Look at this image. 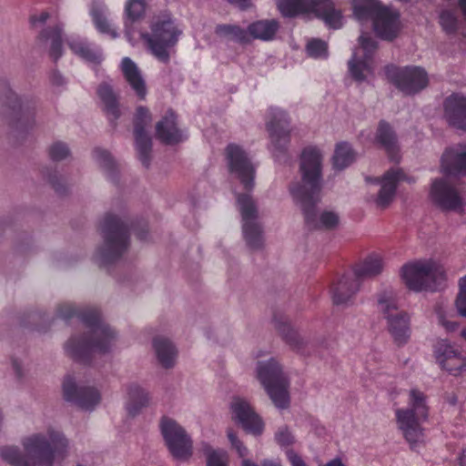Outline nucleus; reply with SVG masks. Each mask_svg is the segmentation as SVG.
I'll list each match as a JSON object with an SVG mask.
<instances>
[{"instance_id": "obj_1", "label": "nucleus", "mask_w": 466, "mask_h": 466, "mask_svg": "<svg viewBox=\"0 0 466 466\" xmlns=\"http://www.w3.org/2000/svg\"><path fill=\"white\" fill-rule=\"evenodd\" d=\"M145 8V0L127 1L126 37L132 46L141 43L158 61L167 63L173 47L183 34V28L170 13L162 12L150 19V31L137 30L133 23L144 15Z\"/></svg>"}, {"instance_id": "obj_2", "label": "nucleus", "mask_w": 466, "mask_h": 466, "mask_svg": "<svg viewBox=\"0 0 466 466\" xmlns=\"http://www.w3.org/2000/svg\"><path fill=\"white\" fill-rule=\"evenodd\" d=\"M227 159L231 175L238 182L234 193L242 218L244 238L251 249L260 248L263 245L262 228L258 222L256 205L249 194L254 187L255 167L247 153L237 145L227 147Z\"/></svg>"}, {"instance_id": "obj_3", "label": "nucleus", "mask_w": 466, "mask_h": 466, "mask_svg": "<svg viewBox=\"0 0 466 466\" xmlns=\"http://www.w3.org/2000/svg\"><path fill=\"white\" fill-rule=\"evenodd\" d=\"M322 154L317 147H307L301 154V184L290 187L293 200L300 207L309 227L331 229L338 226L339 216L334 211L325 210L317 215L315 206L320 190Z\"/></svg>"}, {"instance_id": "obj_4", "label": "nucleus", "mask_w": 466, "mask_h": 466, "mask_svg": "<svg viewBox=\"0 0 466 466\" xmlns=\"http://www.w3.org/2000/svg\"><path fill=\"white\" fill-rule=\"evenodd\" d=\"M21 444L25 453L17 446L6 445L0 449L1 458L12 466H55L63 462L69 449V441L55 428L30 433Z\"/></svg>"}, {"instance_id": "obj_5", "label": "nucleus", "mask_w": 466, "mask_h": 466, "mask_svg": "<svg viewBox=\"0 0 466 466\" xmlns=\"http://www.w3.org/2000/svg\"><path fill=\"white\" fill-rule=\"evenodd\" d=\"M81 318L89 329V335L70 338L65 349L72 359L87 361L95 354L108 352L116 344V334L101 319L96 309L87 310Z\"/></svg>"}, {"instance_id": "obj_6", "label": "nucleus", "mask_w": 466, "mask_h": 466, "mask_svg": "<svg viewBox=\"0 0 466 466\" xmlns=\"http://www.w3.org/2000/svg\"><path fill=\"white\" fill-rule=\"evenodd\" d=\"M407 407L395 410L398 430L410 443L420 441L423 437L422 423L429 418V406L426 395L411 389L408 392Z\"/></svg>"}, {"instance_id": "obj_7", "label": "nucleus", "mask_w": 466, "mask_h": 466, "mask_svg": "<svg viewBox=\"0 0 466 466\" xmlns=\"http://www.w3.org/2000/svg\"><path fill=\"white\" fill-rule=\"evenodd\" d=\"M353 15L361 24L371 20L374 31L382 39L391 40L400 32L398 12L379 0H353Z\"/></svg>"}, {"instance_id": "obj_8", "label": "nucleus", "mask_w": 466, "mask_h": 466, "mask_svg": "<svg viewBox=\"0 0 466 466\" xmlns=\"http://www.w3.org/2000/svg\"><path fill=\"white\" fill-rule=\"evenodd\" d=\"M444 276L443 268L432 258L411 260L400 269L401 282L413 292L436 290Z\"/></svg>"}, {"instance_id": "obj_9", "label": "nucleus", "mask_w": 466, "mask_h": 466, "mask_svg": "<svg viewBox=\"0 0 466 466\" xmlns=\"http://www.w3.org/2000/svg\"><path fill=\"white\" fill-rule=\"evenodd\" d=\"M256 377L276 408L287 409L289 406V379L277 359L258 361Z\"/></svg>"}, {"instance_id": "obj_10", "label": "nucleus", "mask_w": 466, "mask_h": 466, "mask_svg": "<svg viewBox=\"0 0 466 466\" xmlns=\"http://www.w3.org/2000/svg\"><path fill=\"white\" fill-rule=\"evenodd\" d=\"M278 7L284 16L298 14H313L334 29L342 25V15L329 0H279Z\"/></svg>"}, {"instance_id": "obj_11", "label": "nucleus", "mask_w": 466, "mask_h": 466, "mask_svg": "<svg viewBox=\"0 0 466 466\" xmlns=\"http://www.w3.org/2000/svg\"><path fill=\"white\" fill-rule=\"evenodd\" d=\"M102 231L105 238L103 248L98 251V259L106 264L121 257L128 248L127 226L119 218L106 215L102 222Z\"/></svg>"}, {"instance_id": "obj_12", "label": "nucleus", "mask_w": 466, "mask_h": 466, "mask_svg": "<svg viewBox=\"0 0 466 466\" xmlns=\"http://www.w3.org/2000/svg\"><path fill=\"white\" fill-rule=\"evenodd\" d=\"M159 428L164 441L174 458L187 461L192 456L193 441L182 425L172 418L163 417Z\"/></svg>"}, {"instance_id": "obj_13", "label": "nucleus", "mask_w": 466, "mask_h": 466, "mask_svg": "<svg viewBox=\"0 0 466 466\" xmlns=\"http://www.w3.org/2000/svg\"><path fill=\"white\" fill-rule=\"evenodd\" d=\"M377 48L376 42L362 34L359 38V46L353 50L349 61V71L358 82L368 80L374 73L373 54Z\"/></svg>"}, {"instance_id": "obj_14", "label": "nucleus", "mask_w": 466, "mask_h": 466, "mask_svg": "<svg viewBox=\"0 0 466 466\" xmlns=\"http://www.w3.org/2000/svg\"><path fill=\"white\" fill-rule=\"evenodd\" d=\"M432 352L436 363L442 370L453 376L466 373V355L449 339H438Z\"/></svg>"}, {"instance_id": "obj_15", "label": "nucleus", "mask_w": 466, "mask_h": 466, "mask_svg": "<svg viewBox=\"0 0 466 466\" xmlns=\"http://www.w3.org/2000/svg\"><path fill=\"white\" fill-rule=\"evenodd\" d=\"M229 410L232 420L240 424L247 432L255 436L262 434L265 428L264 421L246 399L239 396L233 397Z\"/></svg>"}, {"instance_id": "obj_16", "label": "nucleus", "mask_w": 466, "mask_h": 466, "mask_svg": "<svg viewBox=\"0 0 466 466\" xmlns=\"http://www.w3.org/2000/svg\"><path fill=\"white\" fill-rule=\"evenodd\" d=\"M374 183L380 186L376 196L371 197V201L380 209H385L393 202L398 185L402 181L413 182L400 168H392L385 172L380 177L374 178Z\"/></svg>"}, {"instance_id": "obj_17", "label": "nucleus", "mask_w": 466, "mask_h": 466, "mask_svg": "<svg viewBox=\"0 0 466 466\" xmlns=\"http://www.w3.org/2000/svg\"><path fill=\"white\" fill-rule=\"evenodd\" d=\"M431 200L440 208L461 212L465 202L458 189L447 178L432 181L430 190Z\"/></svg>"}, {"instance_id": "obj_18", "label": "nucleus", "mask_w": 466, "mask_h": 466, "mask_svg": "<svg viewBox=\"0 0 466 466\" xmlns=\"http://www.w3.org/2000/svg\"><path fill=\"white\" fill-rule=\"evenodd\" d=\"M64 397L85 410H93L101 400L100 391L92 386H78L74 378L68 376L63 382Z\"/></svg>"}, {"instance_id": "obj_19", "label": "nucleus", "mask_w": 466, "mask_h": 466, "mask_svg": "<svg viewBox=\"0 0 466 466\" xmlns=\"http://www.w3.org/2000/svg\"><path fill=\"white\" fill-rule=\"evenodd\" d=\"M388 74L394 85L408 95L415 94L428 85L427 74L420 67L395 68Z\"/></svg>"}, {"instance_id": "obj_20", "label": "nucleus", "mask_w": 466, "mask_h": 466, "mask_svg": "<svg viewBox=\"0 0 466 466\" xmlns=\"http://www.w3.org/2000/svg\"><path fill=\"white\" fill-rule=\"evenodd\" d=\"M270 120L267 124L270 137V149L277 157L286 150L289 142V120L284 111L279 108L269 109Z\"/></svg>"}, {"instance_id": "obj_21", "label": "nucleus", "mask_w": 466, "mask_h": 466, "mask_svg": "<svg viewBox=\"0 0 466 466\" xmlns=\"http://www.w3.org/2000/svg\"><path fill=\"white\" fill-rule=\"evenodd\" d=\"M151 122V115L147 108L139 106L135 116V140L139 159L147 166L151 152V138L146 132V126Z\"/></svg>"}, {"instance_id": "obj_22", "label": "nucleus", "mask_w": 466, "mask_h": 466, "mask_svg": "<svg viewBox=\"0 0 466 466\" xmlns=\"http://www.w3.org/2000/svg\"><path fill=\"white\" fill-rule=\"evenodd\" d=\"M360 289V282L353 275L345 274L339 277L329 289L333 304L342 307L353 305Z\"/></svg>"}, {"instance_id": "obj_23", "label": "nucleus", "mask_w": 466, "mask_h": 466, "mask_svg": "<svg viewBox=\"0 0 466 466\" xmlns=\"http://www.w3.org/2000/svg\"><path fill=\"white\" fill-rule=\"evenodd\" d=\"M386 320L387 330L398 347H404L411 339V313L406 310L397 311Z\"/></svg>"}, {"instance_id": "obj_24", "label": "nucleus", "mask_w": 466, "mask_h": 466, "mask_svg": "<svg viewBox=\"0 0 466 466\" xmlns=\"http://www.w3.org/2000/svg\"><path fill=\"white\" fill-rule=\"evenodd\" d=\"M446 176H466V146L456 145L445 150L441 160Z\"/></svg>"}, {"instance_id": "obj_25", "label": "nucleus", "mask_w": 466, "mask_h": 466, "mask_svg": "<svg viewBox=\"0 0 466 466\" xmlns=\"http://www.w3.org/2000/svg\"><path fill=\"white\" fill-rule=\"evenodd\" d=\"M443 106L448 123L457 129L466 131V96L452 94L445 99Z\"/></svg>"}, {"instance_id": "obj_26", "label": "nucleus", "mask_w": 466, "mask_h": 466, "mask_svg": "<svg viewBox=\"0 0 466 466\" xmlns=\"http://www.w3.org/2000/svg\"><path fill=\"white\" fill-rule=\"evenodd\" d=\"M125 391V409L127 414L132 417L138 415L151 403L149 392L137 383L127 384Z\"/></svg>"}, {"instance_id": "obj_27", "label": "nucleus", "mask_w": 466, "mask_h": 466, "mask_svg": "<svg viewBox=\"0 0 466 466\" xmlns=\"http://www.w3.org/2000/svg\"><path fill=\"white\" fill-rule=\"evenodd\" d=\"M157 137L165 144L174 145L184 140L185 135L176 123V116L169 111L156 126Z\"/></svg>"}, {"instance_id": "obj_28", "label": "nucleus", "mask_w": 466, "mask_h": 466, "mask_svg": "<svg viewBox=\"0 0 466 466\" xmlns=\"http://www.w3.org/2000/svg\"><path fill=\"white\" fill-rule=\"evenodd\" d=\"M120 69L126 81L137 96L144 98L147 94L146 84L136 63L129 57H124L120 64Z\"/></svg>"}, {"instance_id": "obj_29", "label": "nucleus", "mask_w": 466, "mask_h": 466, "mask_svg": "<svg viewBox=\"0 0 466 466\" xmlns=\"http://www.w3.org/2000/svg\"><path fill=\"white\" fill-rule=\"evenodd\" d=\"M384 268V259L380 254H370L359 263L354 268V277L374 278L379 276Z\"/></svg>"}, {"instance_id": "obj_30", "label": "nucleus", "mask_w": 466, "mask_h": 466, "mask_svg": "<svg viewBox=\"0 0 466 466\" xmlns=\"http://www.w3.org/2000/svg\"><path fill=\"white\" fill-rule=\"evenodd\" d=\"M153 347L157 360L163 367L170 368L174 366L177 352L169 339L164 337H157L153 340Z\"/></svg>"}, {"instance_id": "obj_31", "label": "nucleus", "mask_w": 466, "mask_h": 466, "mask_svg": "<svg viewBox=\"0 0 466 466\" xmlns=\"http://www.w3.org/2000/svg\"><path fill=\"white\" fill-rule=\"evenodd\" d=\"M375 142L380 144L393 159H397L398 142L394 131L385 121H380L378 127Z\"/></svg>"}, {"instance_id": "obj_32", "label": "nucleus", "mask_w": 466, "mask_h": 466, "mask_svg": "<svg viewBox=\"0 0 466 466\" xmlns=\"http://www.w3.org/2000/svg\"><path fill=\"white\" fill-rule=\"evenodd\" d=\"M376 307L385 319L389 316H394L399 309L397 292L392 289H384L376 295Z\"/></svg>"}, {"instance_id": "obj_33", "label": "nucleus", "mask_w": 466, "mask_h": 466, "mask_svg": "<svg viewBox=\"0 0 466 466\" xmlns=\"http://www.w3.org/2000/svg\"><path fill=\"white\" fill-rule=\"evenodd\" d=\"M97 95L103 104L110 121L116 120L120 114L116 94L109 83H102L97 88Z\"/></svg>"}, {"instance_id": "obj_34", "label": "nucleus", "mask_w": 466, "mask_h": 466, "mask_svg": "<svg viewBox=\"0 0 466 466\" xmlns=\"http://www.w3.org/2000/svg\"><path fill=\"white\" fill-rule=\"evenodd\" d=\"M68 45L71 50L79 56L91 63H99L102 60V53L98 48L91 46L80 37H72Z\"/></svg>"}, {"instance_id": "obj_35", "label": "nucleus", "mask_w": 466, "mask_h": 466, "mask_svg": "<svg viewBox=\"0 0 466 466\" xmlns=\"http://www.w3.org/2000/svg\"><path fill=\"white\" fill-rule=\"evenodd\" d=\"M279 29L276 20H260L248 25V35L261 40H270Z\"/></svg>"}, {"instance_id": "obj_36", "label": "nucleus", "mask_w": 466, "mask_h": 466, "mask_svg": "<svg viewBox=\"0 0 466 466\" xmlns=\"http://www.w3.org/2000/svg\"><path fill=\"white\" fill-rule=\"evenodd\" d=\"M356 155L350 144L341 142L337 144L332 158L333 167L342 170L348 167L355 160Z\"/></svg>"}, {"instance_id": "obj_37", "label": "nucleus", "mask_w": 466, "mask_h": 466, "mask_svg": "<svg viewBox=\"0 0 466 466\" xmlns=\"http://www.w3.org/2000/svg\"><path fill=\"white\" fill-rule=\"evenodd\" d=\"M200 451L206 456L207 466H228V454L225 450L214 449L208 442H202Z\"/></svg>"}, {"instance_id": "obj_38", "label": "nucleus", "mask_w": 466, "mask_h": 466, "mask_svg": "<svg viewBox=\"0 0 466 466\" xmlns=\"http://www.w3.org/2000/svg\"><path fill=\"white\" fill-rule=\"evenodd\" d=\"M434 312L439 324L443 327L446 331L452 332L457 329L458 323L451 319L453 316L452 309L447 303H437L434 307Z\"/></svg>"}, {"instance_id": "obj_39", "label": "nucleus", "mask_w": 466, "mask_h": 466, "mask_svg": "<svg viewBox=\"0 0 466 466\" xmlns=\"http://www.w3.org/2000/svg\"><path fill=\"white\" fill-rule=\"evenodd\" d=\"M215 32L218 36L231 41L244 43L248 40V30L235 25H218Z\"/></svg>"}, {"instance_id": "obj_40", "label": "nucleus", "mask_w": 466, "mask_h": 466, "mask_svg": "<svg viewBox=\"0 0 466 466\" xmlns=\"http://www.w3.org/2000/svg\"><path fill=\"white\" fill-rule=\"evenodd\" d=\"M39 41L46 43L51 41L50 55L54 59H57L62 55L61 29L57 26L52 30H44L41 32Z\"/></svg>"}, {"instance_id": "obj_41", "label": "nucleus", "mask_w": 466, "mask_h": 466, "mask_svg": "<svg viewBox=\"0 0 466 466\" xmlns=\"http://www.w3.org/2000/svg\"><path fill=\"white\" fill-rule=\"evenodd\" d=\"M105 7L103 5L98 7H92L90 10V14L93 17L94 24L96 29L102 33L110 35L115 38L117 36L116 30L112 26V25L107 21L105 15Z\"/></svg>"}, {"instance_id": "obj_42", "label": "nucleus", "mask_w": 466, "mask_h": 466, "mask_svg": "<svg viewBox=\"0 0 466 466\" xmlns=\"http://www.w3.org/2000/svg\"><path fill=\"white\" fill-rule=\"evenodd\" d=\"M0 99L7 103L13 108L24 107V101L19 97L7 85H4L0 89Z\"/></svg>"}, {"instance_id": "obj_43", "label": "nucleus", "mask_w": 466, "mask_h": 466, "mask_svg": "<svg viewBox=\"0 0 466 466\" xmlns=\"http://www.w3.org/2000/svg\"><path fill=\"white\" fill-rule=\"evenodd\" d=\"M308 55L314 58H326L328 56L327 43L319 39H312L307 45Z\"/></svg>"}, {"instance_id": "obj_44", "label": "nucleus", "mask_w": 466, "mask_h": 466, "mask_svg": "<svg viewBox=\"0 0 466 466\" xmlns=\"http://www.w3.org/2000/svg\"><path fill=\"white\" fill-rule=\"evenodd\" d=\"M280 332L286 342L294 350H299L304 346L305 341L301 336L289 326H285L283 329H280Z\"/></svg>"}, {"instance_id": "obj_45", "label": "nucleus", "mask_w": 466, "mask_h": 466, "mask_svg": "<svg viewBox=\"0 0 466 466\" xmlns=\"http://www.w3.org/2000/svg\"><path fill=\"white\" fill-rule=\"evenodd\" d=\"M275 441L282 448L292 446L296 438L287 426H282L275 433Z\"/></svg>"}, {"instance_id": "obj_46", "label": "nucleus", "mask_w": 466, "mask_h": 466, "mask_svg": "<svg viewBox=\"0 0 466 466\" xmlns=\"http://www.w3.org/2000/svg\"><path fill=\"white\" fill-rule=\"evenodd\" d=\"M69 155L68 147L62 142H56L49 148V156L55 161L64 160Z\"/></svg>"}, {"instance_id": "obj_47", "label": "nucleus", "mask_w": 466, "mask_h": 466, "mask_svg": "<svg viewBox=\"0 0 466 466\" xmlns=\"http://www.w3.org/2000/svg\"><path fill=\"white\" fill-rule=\"evenodd\" d=\"M440 23L446 32H453L457 28V16L453 12L443 11L440 15Z\"/></svg>"}, {"instance_id": "obj_48", "label": "nucleus", "mask_w": 466, "mask_h": 466, "mask_svg": "<svg viewBox=\"0 0 466 466\" xmlns=\"http://www.w3.org/2000/svg\"><path fill=\"white\" fill-rule=\"evenodd\" d=\"M228 439L231 446L237 451L238 455L242 458L246 457L248 453L247 447L238 440L237 434L232 429L227 431Z\"/></svg>"}, {"instance_id": "obj_49", "label": "nucleus", "mask_w": 466, "mask_h": 466, "mask_svg": "<svg viewBox=\"0 0 466 466\" xmlns=\"http://www.w3.org/2000/svg\"><path fill=\"white\" fill-rule=\"evenodd\" d=\"M94 157L97 163L105 169H111L114 167V161L106 150L96 149L94 151Z\"/></svg>"}, {"instance_id": "obj_50", "label": "nucleus", "mask_w": 466, "mask_h": 466, "mask_svg": "<svg viewBox=\"0 0 466 466\" xmlns=\"http://www.w3.org/2000/svg\"><path fill=\"white\" fill-rule=\"evenodd\" d=\"M455 307L458 313L466 318V292L459 291L455 299Z\"/></svg>"}, {"instance_id": "obj_51", "label": "nucleus", "mask_w": 466, "mask_h": 466, "mask_svg": "<svg viewBox=\"0 0 466 466\" xmlns=\"http://www.w3.org/2000/svg\"><path fill=\"white\" fill-rule=\"evenodd\" d=\"M286 455L291 466H307L306 462L295 451L289 449Z\"/></svg>"}, {"instance_id": "obj_52", "label": "nucleus", "mask_w": 466, "mask_h": 466, "mask_svg": "<svg viewBox=\"0 0 466 466\" xmlns=\"http://www.w3.org/2000/svg\"><path fill=\"white\" fill-rule=\"evenodd\" d=\"M58 315L61 318L68 319L76 312L75 308L71 304H63L57 309Z\"/></svg>"}, {"instance_id": "obj_53", "label": "nucleus", "mask_w": 466, "mask_h": 466, "mask_svg": "<svg viewBox=\"0 0 466 466\" xmlns=\"http://www.w3.org/2000/svg\"><path fill=\"white\" fill-rule=\"evenodd\" d=\"M49 17V15L47 13H42L40 14L39 15H34L32 16L31 18V23L34 25H36L37 24H45L46 22V20L48 19Z\"/></svg>"}, {"instance_id": "obj_54", "label": "nucleus", "mask_w": 466, "mask_h": 466, "mask_svg": "<svg viewBox=\"0 0 466 466\" xmlns=\"http://www.w3.org/2000/svg\"><path fill=\"white\" fill-rule=\"evenodd\" d=\"M454 466H466V447L458 454Z\"/></svg>"}, {"instance_id": "obj_55", "label": "nucleus", "mask_w": 466, "mask_h": 466, "mask_svg": "<svg viewBox=\"0 0 466 466\" xmlns=\"http://www.w3.org/2000/svg\"><path fill=\"white\" fill-rule=\"evenodd\" d=\"M231 5H234L241 9H246L249 5L250 0H227Z\"/></svg>"}, {"instance_id": "obj_56", "label": "nucleus", "mask_w": 466, "mask_h": 466, "mask_svg": "<svg viewBox=\"0 0 466 466\" xmlns=\"http://www.w3.org/2000/svg\"><path fill=\"white\" fill-rule=\"evenodd\" d=\"M51 82L56 86H61L65 83L64 77L57 72L51 75Z\"/></svg>"}, {"instance_id": "obj_57", "label": "nucleus", "mask_w": 466, "mask_h": 466, "mask_svg": "<svg viewBox=\"0 0 466 466\" xmlns=\"http://www.w3.org/2000/svg\"><path fill=\"white\" fill-rule=\"evenodd\" d=\"M323 466H346L342 461L339 458H335L327 463H325Z\"/></svg>"}, {"instance_id": "obj_58", "label": "nucleus", "mask_w": 466, "mask_h": 466, "mask_svg": "<svg viewBox=\"0 0 466 466\" xmlns=\"http://www.w3.org/2000/svg\"><path fill=\"white\" fill-rule=\"evenodd\" d=\"M459 291L466 292V275L461 277L458 282Z\"/></svg>"}, {"instance_id": "obj_59", "label": "nucleus", "mask_w": 466, "mask_h": 466, "mask_svg": "<svg viewBox=\"0 0 466 466\" xmlns=\"http://www.w3.org/2000/svg\"><path fill=\"white\" fill-rule=\"evenodd\" d=\"M262 466H281V464L275 461L265 460L261 463Z\"/></svg>"}, {"instance_id": "obj_60", "label": "nucleus", "mask_w": 466, "mask_h": 466, "mask_svg": "<svg viewBox=\"0 0 466 466\" xmlns=\"http://www.w3.org/2000/svg\"><path fill=\"white\" fill-rule=\"evenodd\" d=\"M72 466H92L91 464L88 463L87 461L86 460H82L81 461H77L76 462L75 464H73Z\"/></svg>"}, {"instance_id": "obj_61", "label": "nucleus", "mask_w": 466, "mask_h": 466, "mask_svg": "<svg viewBox=\"0 0 466 466\" xmlns=\"http://www.w3.org/2000/svg\"><path fill=\"white\" fill-rule=\"evenodd\" d=\"M13 367H14V370H15L16 375L21 376L20 365L17 362H14Z\"/></svg>"}, {"instance_id": "obj_62", "label": "nucleus", "mask_w": 466, "mask_h": 466, "mask_svg": "<svg viewBox=\"0 0 466 466\" xmlns=\"http://www.w3.org/2000/svg\"><path fill=\"white\" fill-rule=\"evenodd\" d=\"M242 466H258V465L256 463L252 462L251 461L245 459L242 461Z\"/></svg>"}, {"instance_id": "obj_63", "label": "nucleus", "mask_w": 466, "mask_h": 466, "mask_svg": "<svg viewBox=\"0 0 466 466\" xmlns=\"http://www.w3.org/2000/svg\"><path fill=\"white\" fill-rule=\"evenodd\" d=\"M461 337L464 339V341L466 342V327L463 328L461 330Z\"/></svg>"}]
</instances>
